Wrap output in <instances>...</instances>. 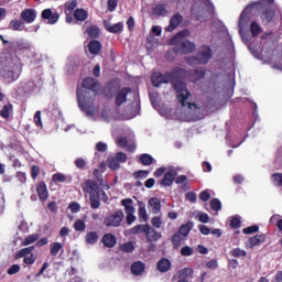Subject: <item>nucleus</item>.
I'll use <instances>...</instances> for the list:
<instances>
[{
    "instance_id": "obj_1",
    "label": "nucleus",
    "mask_w": 282,
    "mask_h": 282,
    "mask_svg": "<svg viewBox=\"0 0 282 282\" xmlns=\"http://www.w3.org/2000/svg\"><path fill=\"white\" fill-rule=\"evenodd\" d=\"M184 74V68H180V66H175L172 70L163 73H153L151 75V82L153 87H160L162 84H171L172 88L176 93V100L181 102V107L189 110H198L199 107L196 102L187 101L191 97V93L187 89V84L181 80V75Z\"/></svg>"
},
{
    "instance_id": "obj_2",
    "label": "nucleus",
    "mask_w": 282,
    "mask_h": 282,
    "mask_svg": "<svg viewBox=\"0 0 282 282\" xmlns=\"http://www.w3.org/2000/svg\"><path fill=\"white\" fill-rule=\"evenodd\" d=\"M188 35V30H183L170 39L169 44L174 45L172 52L175 55H188L195 52L196 45L188 40H183Z\"/></svg>"
},
{
    "instance_id": "obj_3",
    "label": "nucleus",
    "mask_w": 282,
    "mask_h": 282,
    "mask_svg": "<svg viewBox=\"0 0 282 282\" xmlns=\"http://www.w3.org/2000/svg\"><path fill=\"white\" fill-rule=\"evenodd\" d=\"M77 104L78 108L85 112L87 117L96 115V107H94V99L88 97V90L77 88Z\"/></svg>"
},
{
    "instance_id": "obj_4",
    "label": "nucleus",
    "mask_w": 282,
    "mask_h": 282,
    "mask_svg": "<svg viewBox=\"0 0 282 282\" xmlns=\"http://www.w3.org/2000/svg\"><path fill=\"white\" fill-rule=\"evenodd\" d=\"M83 191L89 194L91 209L100 208V186H98V183L87 180Z\"/></svg>"
},
{
    "instance_id": "obj_5",
    "label": "nucleus",
    "mask_w": 282,
    "mask_h": 282,
    "mask_svg": "<svg viewBox=\"0 0 282 282\" xmlns=\"http://www.w3.org/2000/svg\"><path fill=\"white\" fill-rule=\"evenodd\" d=\"M206 70L205 68H196V70H186V68H183V74H181V82L185 77L192 83H197L198 80L205 78Z\"/></svg>"
},
{
    "instance_id": "obj_6",
    "label": "nucleus",
    "mask_w": 282,
    "mask_h": 282,
    "mask_svg": "<svg viewBox=\"0 0 282 282\" xmlns=\"http://www.w3.org/2000/svg\"><path fill=\"white\" fill-rule=\"evenodd\" d=\"M212 57V48L207 45H204L203 47H200L198 54L192 58H194V61H196L200 65H206Z\"/></svg>"
},
{
    "instance_id": "obj_7",
    "label": "nucleus",
    "mask_w": 282,
    "mask_h": 282,
    "mask_svg": "<svg viewBox=\"0 0 282 282\" xmlns=\"http://www.w3.org/2000/svg\"><path fill=\"white\" fill-rule=\"evenodd\" d=\"M123 218H124L123 212L122 210H118L116 214L107 217L104 220V225L106 227H120Z\"/></svg>"
},
{
    "instance_id": "obj_8",
    "label": "nucleus",
    "mask_w": 282,
    "mask_h": 282,
    "mask_svg": "<svg viewBox=\"0 0 282 282\" xmlns=\"http://www.w3.org/2000/svg\"><path fill=\"white\" fill-rule=\"evenodd\" d=\"M177 176V171L175 169H169L167 172L163 175V178L160 182V185L163 187H170L173 185Z\"/></svg>"
},
{
    "instance_id": "obj_9",
    "label": "nucleus",
    "mask_w": 282,
    "mask_h": 282,
    "mask_svg": "<svg viewBox=\"0 0 282 282\" xmlns=\"http://www.w3.org/2000/svg\"><path fill=\"white\" fill-rule=\"evenodd\" d=\"M132 93L131 87H122L116 96V106L121 107L128 101V95Z\"/></svg>"
},
{
    "instance_id": "obj_10",
    "label": "nucleus",
    "mask_w": 282,
    "mask_h": 282,
    "mask_svg": "<svg viewBox=\"0 0 282 282\" xmlns=\"http://www.w3.org/2000/svg\"><path fill=\"white\" fill-rule=\"evenodd\" d=\"M267 240H268V236H265V234L252 236L251 238L248 239L247 247L252 249L261 243H265Z\"/></svg>"
},
{
    "instance_id": "obj_11",
    "label": "nucleus",
    "mask_w": 282,
    "mask_h": 282,
    "mask_svg": "<svg viewBox=\"0 0 282 282\" xmlns=\"http://www.w3.org/2000/svg\"><path fill=\"white\" fill-rule=\"evenodd\" d=\"M101 243L105 248L112 249L118 243L117 236H115V234H104L101 238Z\"/></svg>"
},
{
    "instance_id": "obj_12",
    "label": "nucleus",
    "mask_w": 282,
    "mask_h": 282,
    "mask_svg": "<svg viewBox=\"0 0 282 282\" xmlns=\"http://www.w3.org/2000/svg\"><path fill=\"white\" fill-rule=\"evenodd\" d=\"M43 20H47L48 24H56L59 20V14L57 12H53L51 9H45L41 14Z\"/></svg>"
},
{
    "instance_id": "obj_13",
    "label": "nucleus",
    "mask_w": 282,
    "mask_h": 282,
    "mask_svg": "<svg viewBox=\"0 0 282 282\" xmlns=\"http://www.w3.org/2000/svg\"><path fill=\"white\" fill-rule=\"evenodd\" d=\"M37 17V12L34 9H24L22 13H20V19L24 21V23L31 24L35 21Z\"/></svg>"
},
{
    "instance_id": "obj_14",
    "label": "nucleus",
    "mask_w": 282,
    "mask_h": 282,
    "mask_svg": "<svg viewBox=\"0 0 282 282\" xmlns=\"http://www.w3.org/2000/svg\"><path fill=\"white\" fill-rule=\"evenodd\" d=\"M172 268V262L169 258L162 257L156 263V270L160 273H167Z\"/></svg>"
},
{
    "instance_id": "obj_15",
    "label": "nucleus",
    "mask_w": 282,
    "mask_h": 282,
    "mask_svg": "<svg viewBox=\"0 0 282 282\" xmlns=\"http://www.w3.org/2000/svg\"><path fill=\"white\" fill-rule=\"evenodd\" d=\"M184 18L181 13H175L170 19L169 26L166 28V31L172 32L175 29L178 28V25L183 22Z\"/></svg>"
},
{
    "instance_id": "obj_16",
    "label": "nucleus",
    "mask_w": 282,
    "mask_h": 282,
    "mask_svg": "<svg viewBox=\"0 0 282 282\" xmlns=\"http://www.w3.org/2000/svg\"><path fill=\"white\" fill-rule=\"evenodd\" d=\"M187 238H185V236H182L181 234H178V231H175V234H173L171 238V243L173 249L175 250L180 249L183 242H185Z\"/></svg>"
},
{
    "instance_id": "obj_17",
    "label": "nucleus",
    "mask_w": 282,
    "mask_h": 282,
    "mask_svg": "<svg viewBox=\"0 0 282 282\" xmlns=\"http://www.w3.org/2000/svg\"><path fill=\"white\" fill-rule=\"evenodd\" d=\"M104 26H105L106 31H108L109 33H112V34L122 33L123 30H124L123 22H119V23H116L113 25L108 24L107 22H105Z\"/></svg>"
},
{
    "instance_id": "obj_18",
    "label": "nucleus",
    "mask_w": 282,
    "mask_h": 282,
    "mask_svg": "<svg viewBox=\"0 0 282 282\" xmlns=\"http://www.w3.org/2000/svg\"><path fill=\"white\" fill-rule=\"evenodd\" d=\"M82 86L87 90L96 91V88L98 87V79L94 77H86L83 79Z\"/></svg>"
},
{
    "instance_id": "obj_19",
    "label": "nucleus",
    "mask_w": 282,
    "mask_h": 282,
    "mask_svg": "<svg viewBox=\"0 0 282 282\" xmlns=\"http://www.w3.org/2000/svg\"><path fill=\"white\" fill-rule=\"evenodd\" d=\"M36 192L39 195V198L41 202H46L48 198V191H47V186L45 184V182H41L37 187H36Z\"/></svg>"
},
{
    "instance_id": "obj_20",
    "label": "nucleus",
    "mask_w": 282,
    "mask_h": 282,
    "mask_svg": "<svg viewBox=\"0 0 282 282\" xmlns=\"http://www.w3.org/2000/svg\"><path fill=\"white\" fill-rule=\"evenodd\" d=\"M145 237L148 242L159 241V239L162 237L156 229H153V227L148 226V229L145 231Z\"/></svg>"
},
{
    "instance_id": "obj_21",
    "label": "nucleus",
    "mask_w": 282,
    "mask_h": 282,
    "mask_svg": "<svg viewBox=\"0 0 282 282\" xmlns=\"http://www.w3.org/2000/svg\"><path fill=\"white\" fill-rule=\"evenodd\" d=\"M130 271L133 275L139 276L145 271V264L142 261H135L131 264Z\"/></svg>"
},
{
    "instance_id": "obj_22",
    "label": "nucleus",
    "mask_w": 282,
    "mask_h": 282,
    "mask_svg": "<svg viewBox=\"0 0 282 282\" xmlns=\"http://www.w3.org/2000/svg\"><path fill=\"white\" fill-rule=\"evenodd\" d=\"M88 51L91 55L100 54V51H102V43L96 40L90 41L88 44Z\"/></svg>"
},
{
    "instance_id": "obj_23",
    "label": "nucleus",
    "mask_w": 282,
    "mask_h": 282,
    "mask_svg": "<svg viewBox=\"0 0 282 282\" xmlns=\"http://www.w3.org/2000/svg\"><path fill=\"white\" fill-rule=\"evenodd\" d=\"M194 228V223L193 221H187V224L182 225L178 227V231H176L178 235H182L185 239L188 238V235Z\"/></svg>"
},
{
    "instance_id": "obj_24",
    "label": "nucleus",
    "mask_w": 282,
    "mask_h": 282,
    "mask_svg": "<svg viewBox=\"0 0 282 282\" xmlns=\"http://www.w3.org/2000/svg\"><path fill=\"white\" fill-rule=\"evenodd\" d=\"M148 206L151 209L152 214H159L162 208L161 200L155 197L149 199Z\"/></svg>"
},
{
    "instance_id": "obj_25",
    "label": "nucleus",
    "mask_w": 282,
    "mask_h": 282,
    "mask_svg": "<svg viewBox=\"0 0 282 282\" xmlns=\"http://www.w3.org/2000/svg\"><path fill=\"white\" fill-rule=\"evenodd\" d=\"M34 250H35V246H29L18 250V252H15V260L33 254Z\"/></svg>"
},
{
    "instance_id": "obj_26",
    "label": "nucleus",
    "mask_w": 282,
    "mask_h": 282,
    "mask_svg": "<svg viewBox=\"0 0 282 282\" xmlns=\"http://www.w3.org/2000/svg\"><path fill=\"white\" fill-rule=\"evenodd\" d=\"M138 206H139V212H138L139 219L147 223L149 220V216H148L145 203L139 200Z\"/></svg>"
},
{
    "instance_id": "obj_27",
    "label": "nucleus",
    "mask_w": 282,
    "mask_h": 282,
    "mask_svg": "<svg viewBox=\"0 0 282 282\" xmlns=\"http://www.w3.org/2000/svg\"><path fill=\"white\" fill-rule=\"evenodd\" d=\"M133 204V199L131 198H124L121 200V205L124 207L127 215H134L135 208L131 206Z\"/></svg>"
},
{
    "instance_id": "obj_28",
    "label": "nucleus",
    "mask_w": 282,
    "mask_h": 282,
    "mask_svg": "<svg viewBox=\"0 0 282 282\" xmlns=\"http://www.w3.org/2000/svg\"><path fill=\"white\" fill-rule=\"evenodd\" d=\"M85 33L93 40L100 37V28L98 25H90L86 29Z\"/></svg>"
},
{
    "instance_id": "obj_29",
    "label": "nucleus",
    "mask_w": 282,
    "mask_h": 282,
    "mask_svg": "<svg viewBox=\"0 0 282 282\" xmlns=\"http://www.w3.org/2000/svg\"><path fill=\"white\" fill-rule=\"evenodd\" d=\"M152 13L156 17H163L167 13L166 4L165 3H158L153 7Z\"/></svg>"
},
{
    "instance_id": "obj_30",
    "label": "nucleus",
    "mask_w": 282,
    "mask_h": 282,
    "mask_svg": "<svg viewBox=\"0 0 282 282\" xmlns=\"http://www.w3.org/2000/svg\"><path fill=\"white\" fill-rule=\"evenodd\" d=\"M98 239H99V236H98V231H88V234H86L85 236V241L87 245H96L98 243Z\"/></svg>"
},
{
    "instance_id": "obj_31",
    "label": "nucleus",
    "mask_w": 282,
    "mask_h": 282,
    "mask_svg": "<svg viewBox=\"0 0 282 282\" xmlns=\"http://www.w3.org/2000/svg\"><path fill=\"white\" fill-rule=\"evenodd\" d=\"M74 18L76 21L84 22L88 18V12L85 9H76L74 11Z\"/></svg>"
},
{
    "instance_id": "obj_32",
    "label": "nucleus",
    "mask_w": 282,
    "mask_h": 282,
    "mask_svg": "<svg viewBox=\"0 0 282 282\" xmlns=\"http://www.w3.org/2000/svg\"><path fill=\"white\" fill-rule=\"evenodd\" d=\"M13 111V105L7 104L0 110V117L4 120L10 118V113Z\"/></svg>"
},
{
    "instance_id": "obj_33",
    "label": "nucleus",
    "mask_w": 282,
    "mask_h": 282,
    "mask_svg": "<svg viewBox=\"0 0 282 282\" xmlns=\"http://www.w3.org/2000/svg\"><path fill=\"white\" fill-rule=\"evenodd\" d=\"M139 161L144 166H150L154 163V158L151 154L143 153L140 155Z\"/></svg>"
},
{
    "instance_id": "obj_34",
    "label": "nucleus",
    "mask_w": 282,
    "mask_h": 282,
    "mask_svg": "<svg viewBox=\"0 0 282 282\" xmlns=\"http://www.w3.org/2000/svg\"><path fill=\"white\" fill-rule=\"evenodd\" d=\"M24 23L19 19H13L9 22V29L13 31H23Z\"/></svg>"
},
{
    "instance_id": "obj_35",
    "label": "nucleus",
    "mask_w": 282,
    "mask_h": 282,
    "mask_svg": "<svg viewBox=\"0 0 282 282\" xmlns=\"http://www.w3.org/2000/svg\"><path fill=\"white\" fill-rule=\"evenodd\" d=\"M40 239V234H31V236H26L24 240H22V246L28 247L30 245L35 243Z\"/></svg>"
},
{
    "instance_id": "obj_36",
    "label": "nucleus",
    "mask_w": 282,
    "mask_h": 282,
    "mask_svg": "<svg viewBox=\"0 0 282 282\" xmlns=\"http://www.w3.org/2000/svg\"><path fill=\"white\" fill-rule=\"evenodd\" d=\"M149 230V225H135L130 229L131 235L144 234Z\"/></svg>"
},
{
    "instance_id": "obj_37",
    "label": "nucleus",
    "mask_w": 282,
    "mask_h": 282,
    "mask_svg": "<svg viewBox=\"0 0 282 282\" xmlns=\"http://www.w3.org/2000/svg\"><path fill=\"white\" fill-rule=\"evenodd\" d=\"M229 254L232 258H245L247 256V251L245 249L237 247V248L231 249L229 251Z\"/></svg>"
},
{
    "instance_id": "obj_38",
    "label": "nucleus",
    "mask_w": 282,
    "mask_h": 282,
    "mask_svg": "<svg viewBox=\"0 0 282 282\" xmlns=\"http://www.w3.org/2000/svg\"><path fill=\"white\" fill-rule=\"evenodd\" d=\"M120 250L126 253H132L135 250L133 242H123L120 245Z\"/></svg>"
},
{
    "instance_id": "obj_39",
    "label": "nucleus",
    "mask_w": 282,
    "mask_h": 282,
    "mask_svg": "<svg viewBox=\"0 0 282 282\" xmlns=\"http://www.w3.org/2000/svg\"><path fill=\"white\" fill-rule=\"evenodd\" d=\"M3 78L8 82V84H12L18 79L14 70H4Z\"/></svg>"
},
{
    "instance_id": "obj_40",
    "label": "nucleus",
    "mask_w": 282,
    "mask_h": 282,
    "mask_svg": "<svg viewBox=\"0 0 282 282\" xmlns=\"http://www.w3.org/2000/svg\"><path fill=\"white\" fill-rule=\"evenodd\" d=\"M250 32L253 37H257L262 32V29L257 22H252L250 25Z\"/></svg>"
},
{
    "instance_id": "obj_41",
    "label": "nucleus",
    "mask_w": 282,
    "mask_h": 282,
    "mask_svg": "<svg viewBox=\"0 0 282 282\" xmlns=\"http://www.w3.org/2000/svg\"><path fill=\"white\" fill-rule=\"evenodd\" d=\"M75 231L77 232H84L85 229H86V225H85V221L82 220V219H77L74 225H73Z\"/></svg>"
},
{
    "instance_id": "obj_42",
    "label": "nucleus",
    "mask_w": 282,
    "mask_h": 282,
    "mask_svg": "<svg viewBox=\"0 0 282 282\" xmlns=\"http://www.w3.org/2000/svg\"><path fill=\"white\" fill-rule=\"evenodd\" d=\"M62 248H63V246L61 242H52L51 243V256L56 257Z\"/></svg>"
},
{
    "instance_id": "obj_43",
    "label": "nucleus",
    "mask_w": 282,
    "mask_h": 282,
    "mask_svg": "<svg viewBox=\"0 0 282 282\" xmlns=\"http://www.w3.org/2000/svg\"><path fill=\"white\" fill-rule=\"evenodd\" d=\"M194 252L195 250L191 246H183V248H181V256L183 257H192Z\"/></svg>"
},
{
    "instance_id": "obj_44",
    "label": "nucleus",
    "mask_w": 282,
    "mask_h": 282,
    "mask_svg": "<svg viewBox=\"0 0 282 282\" xmlns=\"http://www.w3.org/2000/svg\"><path fill=\"white\" fill-rule=\"evenodd\" d=\"M31 45L25 41H18V43H15V51H28Z\"/></svg>"
},
{
    "instance_id": "obj_45",
    "label": "nucleus",
    "mask_w": 282,
    "mask_h": 282,
    "mask_svg": "<svg viewBox=\"0 0 282 282\" xmlns=\"http://www.w3.org/2000/svg\"><path fill=\"white\" fill-rule=\"evenodd\" d=\"M274 9H267L263 11V17L268 22H272L274 20Z\"/></svg>"
},
{
    "instance_id": "obj_46",
    "label": "nucleus",
    "mask_w": 282,
    "mask_h": 282,
    "mask_svg": "<svg viewBox=\"0 0 282 282\" xmlns=\"http://www.w3.org/2000/svg\"><path fill=\"white\" fill-rule=\"evenodd\" d=\"M52 180L55 184L57 183H65L67 177L66 175L62 174V173H55L53 176H52Z\"/></svg>"
},
{
    "instance_id": "obj_47",
    "label": "nucleus",
    "mask_w": 282,
    "mask_h": 282,
    "mask_svg": "<svg viewBox=\"0 0 282 282\" xmlns=\"http://www.w3.org/2000/svg\"><path fill=\"white\" fill-rule=\"evenodd\" d=\"M271 178L275 186L282 187V173H274Z\"/></svg>"
},
{
    "instance_id": "obj_48",
    "label": "nucleus",
    "mask_w": 282,
    "mask_h": 282,
    "mask_svg": "<svg viewBox=\"0 0 282 282\" xmlns=\"http://www.w3.org/2000/svg\"><path fill=\"white\" fill-rule=\"evenodd\" d=\"M258 230H259L258 225H251L250 227H245V228L242 229V232H243L245 235H252V234L258 232Z\"/></svg>"
},
{
    "instance_id": "obj_49",
    "label": "nucleus",
    "mask_w": 282,
    "mask_h": 282,
    "mask_svg": "<svg viewBox=\"0 0 282 282\" xmlns=\"http://www.w3.org/2000/svg\"><path fill=\"white\" fill-rule=\"evenodd\" d=\"M77 7V0L67 1L65 3V12H73L74 9Z\"/></svg>"
},
{
    "instance_id": "obj_50",
    "label": "nucleus",
    "mask_w": 282,
    "mask_h": 282,
    "mask_svg": "<svg viewBox=\"0 0 282 282\" xmlns=\"http://www.w3.org/2000/svg\"><path fill=\"white\" fill-rule=\"evenodd\" d=\"M20 271H21V267L19 264H12L7 270V274L8 275H14V274H18Z\"/></svg>"
},
{
    "instance_id": "obj_51",
    "label": "nucleus",
    "mask_w": 282,
    "mask_h": 282,
    "mask_svg": "<svg viewBox=\"0 0 282 282\" xmlns=\"http://www.w3.org/2000/svg\"><path fill=\"white\" fill-rule=\"evenodd\" d=\"M210 208L214 210V212H219L221 209V203L218 198H214L212 199L210 202Z\"/></svg>"
},
{
    "instance_id": "obj_52",
    "label": "nucleus",
    "mask_w": 282,
    "mask_h": 282,
    "mask_svg": "<svg viewBox=\"0 0 282 282\" xmlns=\"http://www.w3.org/2000/svg\"><path fill=\"white\" fill-rule=\"evenodd\" d=\"M37 257L34 253L24 257V264L32 265L35 263Z\"/></svg>"
},
{
    "instance_id": "obj_53",
    "label": "nucleus",
    "mask_w": 282,
    "mask_h": 282,
    "mask_svg": "<svg viewBox=\"0 0 282 282\" xmlns=\"http://www.w3.org/2000/svg\"><path fill=\"white\" fill-rule=\"evenodd\" d=\"M117 144L118 147H120L121 149H127L128 144H129V140L127 137H121L119 139H117Z\"/></svg>"
},
{
    "instance_id": "obj_54",
    "label": "nucleus",
    "mask_w": 282,
    "mask_h": 282,
    "mask_svg": "<svg viewBox=\"0 0 282 282\" xmlns=\"http://www.w3.org/2000/svg\"><path fill=\"white\" fill-rule=\"evenodd\" d=\"M230 227H231V229H234V230H237L238 228H240V227H241V221H240V219H239L238 217H232V218H231V221H230Z\"/></svg>"
},
{
    "instance_id": "obj_55",
    "label": "nucleus",
    "mask_w": 282,
    "mask_h": 282,
    "mask_svg": "<svg viewBox=\"0 0 282 282\" xmlns=\"http://www.w3.org/2000/svg\"><path fill=\"white\" fill-rule=\"evenodd\" d=\"M108 166L111 170H119L121 167L120 162L116 158H112L111 160H109Z\"/></svg>"
},
{
    "instance_id": "obj_56",
    "label": "nucleus",
    "mask_w": 282,
    "mask_h": 282,
    "mask_svg": "<svg viewBox=\"0 0 282 282\" xmlns=\"http://www.w3.org/2000/svg\"><path fill=\"white\" fill-rule=\"evenodd\" d=\"M116 160H118L119 163H126L128 161V155L124 152H117Z\"/></svg>"
},
{
    "instance_id": "obj_57",
    "label": "nucleus",
    "mask_w": 282,
    "mask_h": 282,
    "mask_svg": "<svg viewBox=\"0 0 282 282\" xmlns=\"http://www.w3.org/2000/svg\"><path fill=\"white\" fill-rule=\"evenodd\" d=\"M150 172L142 170V171H137L133 173V176L137 178H147L149 176Z\"/></svg>"
},
{
    "instance_id": "obj_58",
    "label": "nucleus",
    "mask_w": 282,
    "mask_h": 282,
    "mask_svg": "<svg viewBox=\"0 0 282 282\" xmlns=\"http://www.w3.org/2000/svg\"><path fill=\"white\" fill-rule=\"evenodd\" d=\"M119 0H108V11L113 12L118 8Z\"/></svg>"
},
{
    "instance_id": "obj_59",
    "label": "nucleus",
    "mask_w": 282,
    "mask_h": 282,
    "mask_svg": "<svg viewBox=\"0 0 282 282\" xmlns=\"http://www.w3.org/2000/svg\"><path fill=\"white\" fill-rule=\"evenodd\" d=\"M34 122H35L36 127L43 128L42 118H41V111L40 110H37L36 113L34 115Z\"/></svg>"
},
{
    "instance_id": "obj_60",
    "label": "nucleus",
    "mask_w": 282,
    "mask_h": 282,
    "mask_svg": "<svg viewBox=\"0 0 282 282\" xmlns=\"http://www.w3.org/2000/svg\"><path fill=\"white\" fill-rule=\"evenodd\" d=\"M198 229H199L200 234L204 236H208L212 234V229H209V227H207V225H199Z\"/></svg>"
},
{
    "instance_id": "obj_61",
    "label": "nucleus",
    "mask_w": 282,
    "mask_h": 282,
    "mask_svg": "<svg viewBox=\"0 0 282 282\" xmlns=\"http://www.w3.org/2000/svg\"><path fill=\"white\" fill-rule=\"evenodd\" d=\"M68 208L70 209V212L73 214H76V213H78L80 210V205L78 203H76V202H73V203L69 204Z\"/></svg>"
},
{
    "instance_id": "obj_62",
    "label": "nucleus",
    "mask_w": 282,
    "mask_h": 282,
    "mask_svg": "<svg viewBox=\"0 0 282 282\" xmlns=\"http://www.w3.org/2000/svg\"><path fill=\"white\" fill-rule=\"evenodd\" d=\"M74 163L77 169H84L86 166V161L82 158L76 159Z\"/></svg>"
},
{
    "instance_id": "obj_63",
    "label": "nucleus",
    "mask_w": 282,
    "mask_h": 282,
    "mask_svg": "<svg viewBox=\"0 0 282 282\" xmlns=\"http://www.w3.org/2000/svg\"><path fill=\"white\" fill-rule=\"evenodd\" d=\"M247 14H248V8L245 9V10L241 12V14H240V18H239V25H240V26L246 22Z\"/></svg>"
},
{
    "instance_id": "obj_64",
    "label": "nucleus",
    "mask_w": 282,
    "mask_h": 282,
    "mask_svg": "<svg viewBox=\"0 0 282 282\" xmlns=\"http://www.w3.org/2000/svg\"><path fill=\"white\" fill-rule=\"evenodd\" d=\"M199 199L203 202H208L210 199V194L207 191H203L199 194Z\"/></svg>"
}]
</instances>
